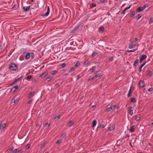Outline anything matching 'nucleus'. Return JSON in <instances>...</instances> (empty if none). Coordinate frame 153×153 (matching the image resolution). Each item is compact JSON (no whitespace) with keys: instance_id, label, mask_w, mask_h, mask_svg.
Here are the masks:
<instances>
[{"instance_id":"nucleus-16","label":"nucleus","mask_w":153,"mask_h":153,"mask_svg":"<svg viewBox=\"0 0 153 153\" xmlns=\"http://www.w3.org/2000/svg\"><path fill=\"white\" fill-rule=\"evenodd\" d=\"M48 74V72L47 71L43 73H42L41 75H40V76H45Z\"/></svg>"},{"instance_id":"nucleus-41","label":"nucleus","mask_w":153,"mask_h":153,"mask_svg":"<svg viewBox=\"0 0 153 153\" xmlns=\"http://www.w3.org/2000/svg\"><path fill=\"white\" fill-rule=\"evenodd\" d=\"M45 142H44L43 144L42 145V146H41V147H40V148L41 149H42V148H44L45 147Z\"/></svg>"},{"instance_id":"nucleus-4","label":"nucleus","mask_w":153,"mask_h":153,"mask_svg":"<svg viewBox=\"0 0 153 153\" xmlns=\"http://www.w3.org/2000/svg\"><path fill=\"white\" fill-rule=\"evenodd\" d=\"M138 85L139 87L140 88H143L145 86V84L144 82L142 80L139 81Z\"/></svg>"},{"instance_id":"nucleus-11","label":"nucleus","mask_w":153,"mask_h":153,"mask_svg":"<svg viewBox=\"0 0 153 153\" xmlns=\"http://www.w3.org/2000/svg\"><path fill=\"white\" fill-rule=\"evenodd\" d=\"M73 123V121L71 120L68 123L67 125V126L69 127H70L72 126Z\"/></svg>"},{"instance_id":"nucleus-2","label":"nucleus","mask_w":153,"mask_h":153,"mask_svg":"<svg viewBox=\"0 0 153 153\" xmlns=\"http://www.w3.org/2000/svg\"><path fill=\"white\" fill-rule=\"evenodd\" d=\"M20 79H21V77H20L17 79H15V80L13 82L12 84H10L9 86H13V85H14L16 84L18 82H19V81Z\"/></svg>"},{"instance_id":"nucleus-24","label":"nucleus","mask_w":153,"mask_h":153,"mask_svg":"<svg viewBox=\"0 0 153 153\" xmlns=\"http://www.w3.org/2000/svg\"><path fill=\"white\" fill-rule=\"evenodd\" d=\"M130 102L135 103L136 102V100L134 98H131Z\"/></svg>"},{"instance_id":"nucleus-3","label":"nucleus","mask_w":153,"mask_h":153,"mask_svg":"<svg viewBox=\"0 0 153 153\" xmlns=\"http://www.w3.org/2000/svg\"><path fill=\"white\" fill-rule=\"evenodd\" d=\"M24 54L25 55V57L26 59H27L30 57V54L29 52H25L24 53Z\"/></svg>"},{"instance_id":"nucleus-13","label":"nucleus","mask_w":153,"mask_h":153,"mask_svg":"<svg viewBox=\"0 0 153 153\" xmlns=\"http://www.w3.org/2000/svg\"><path fill=\"white\" fill-rule=\"evenodd\" d=\"M6 126L5 124H1L0 125V129L3 130Z\"/></svg>"},{"instance_id":"nucleus-50","label":"nucleus","mask_w":153,"mask_h":153,"mask_svg":"<svg viewBox=\"0 0 153 153\" xmlns=\"http://www.w3.org/2000/svg\"><path fill=\"white\" fill-rule=\"evenodd\" d=\"M105 127V125L104 124H101L100 126V128H104Z\"/></svg>"},{"instance_id":"nucleus-47","label":"nucleus","mask_w":153,"mask_h":153,"mask_svg":"<svg viewBox=\"0 0 153 153\" xmlns=\"http://www.w3.org/2000/svg\"><path fill=\"white\" fill-rule=\"evenodd\" d=\"M61 140H59L58 141H57L56 143V144H58L61 143Z\"/></svg>"},{"instance_id":"nucleus-38","label":"nucleus","mask_w":153,"mask_h":153,"mask_svg":"<svg viewBox=\"0 0 153 153\" xmlns=\"http://www.w3.org/2000/svg\"><path fill=\"white\" fill-rule=\"evenodd\" d=\"M153 22V17H151L150 19V21L149 22V24L152 23Z\"/></svg>"},{"instance_id":"nucleus-27","label":"nucleus","mask_w":153,"mask_h":153,"mask_svg":"<svg viewBox=\"0 0 153 153\" xmlns=\"http://www.w3.org/2000/svg\"><path fill=\"white\" fill-rule=\"evenodd\" d=\"M114 129V127L112 126L108 128V130L109 131H111Z\"/></svg>"},{"instance_id":"nucleus-31","label":"nucleus","mask_w":153,"mask_h":153,"mask_svg":"<svg viewBox=\"0 0 153 153\" xmlns=\"http://www.w3.org/2000/svg\"><path fill=\"white\" fill-rule=\"evenodd\" d=\"M31 58L32 59H33L35 57V55L33 53H31Z\"/></svg>"},{"instance_id":"nucleus-45","label":"nucleus","mask_w":153,"mask_h":153,"mask_svg":"<svg viewBox=\"0 0 153 153\" xmlns=\"http://www.w3.org/2000/svg\"><path fill=\"white\" fill-rule=\"evenodd\" d=\"M75 69V68L73 67L72 68H71L70 69V71L71 72H72L73 70H74Z\"/></svg>"},{"instance_id":"nucleus-52","label":"nucleus","mask_w":153,"mask_h":153,"mask_svg":"<svg viewBox=\"0 0 153 153\" xmlns=\"http://www.w3.org/2000/svg\"><path fill=\"white\" fill-rule=\"evenodd\" d=\"M91 5L92 7H95L96 6V5L95 3H93L91 4Z\"/></svg>"},{"instance_id":"nucleus-44","label":"nucleus","mask_w":153,"mask_h":153,"mask_svg":"<svg viewBox=\"0 0 153 153\" xmlns=\"http://www.w3.org/2000/svg\"><path fill=\"white\" fill-rule=\"evenodd\" d=\"M66 65V63H63L61 64V66L62 67V68H63Z\"/></svg>"},{"instance_id":"nucleus-1","label":"nucleus","mask_w":153,"mask_h":153,"mask_svg":"<svg viewBox=\"0 0 153 153\" xmlns=\"http://www.w3.org/2000/svg\"><path fill=\"white\" fill-rule=\"evenodd\" d=\"M9 68L10 70L12 71H15L17 69V66L14 63H11L9 66Z\"/></svg>"},{"instance_id":"nucleus-18","label":"nucleus","mask_w":153,"mask_h":153,"mask_svg":"<svg viewBox=\"0 0 153 153\" xmlns=\"http://www.w3.org/2000/svg\"><path fill=\"white\" fill-rule=\"evenodd\" d=\"M138 62V59H137L135 60L133 65L134 67H136L137 65Z\"/></svg>"},{"instance_id":"nucleus-20","label":"nucleus","mask_w":153,"mask_h":153,"mask_svg":"<svg viewBox=\"0 0 153 153\" xmlns=\"http://www.w3.org/2000/svg\"><path fill=\"white\" fill-rule=\"evenodd\" d=\"M134 127L135 126H132L130 129V131L131 132H133L134 131Z\"/></svg>"},{"instance_id":"nucleus-14","label":"nucleus","mask_w":153,"mask_h":153,"mask_svg":"<svg viewBox=\"0 0 153 153\" xmlns=\"http://www.w3.org/2000/svg\"><path fill=\"white\" fill-rule=\"evenodd\" d=\"M34 93H35L34 92H32L30 93V94H29V98H30L31 97H33L34 95Z\"/></svg>"},{"instance_id":"nucleus-28","label":"nucleus","mask_w":153,"mask_h":153,"mask_svg":"<svg viewBox=\"0 0 153 153\" xmlns=\"http://www.w3.org/2000/svg\"><path fill=\"white\" fill-rule=\"evenodd\" d=\"M96 68V67L94 66L91 69V70L92 71V72H94L95 71Z\"/></svg>"},{"instance_id":"nucleus-40","label":"nucleus","mask_w":153,"mask_h":153,"mask_svg":"<svg viewBox=\"0 0 153 153\" xmlns=\"http://www.w3.org/2000/svg\"><path fill=\"white\" fill-rule=\"evenodd\" d=\"M89 63V61L88 60H86L84 62V64L85 65H87Z\"/></svg>"},{"instance_id":"nucleus-48","label":"nucleus","mask_w":153,"mask_h":153,"mask_svg":"<svg viewBox=\"0 0 153 153\" xmlns=\"http://www.w3.org/2000/svg\"><path fill=\"white\" fill-rule=\"evenodd\" d=\"M60 115H57V116H56L54 118H55V119H58V118H60Z\"/></svg>"},{"instance_id":"nucleus-64","label":"nucleus","mask_w":153,"mask_h":153,"mask_svg":"<svg viewBox=\"0 0 153 153\" xmlns=\"http://www.w3.org/2000/svg\"><path fill=\"white\" fill-rule=\"evenodd\" d=\"M146 63H145L142 64L140 66L141 67H142L145 65Z\"/></svg>"},{"instance_id":"nucleus-30","label":"nucleus","mask_w":153,"mask_h":153,"mask_svg":"<svg viewBox=\"0 0 153 153\" xmlns=\"http://www.w3.org/2000/svg\"><path fill=\"white\" fill-rule=\"evenodd\" d=\"M30 144H28L25 147V149H28L30 148Z\"/></svg>"},{"instance_id":"nucleus-7","label":"nucleus","mask_w":153,"mask_h":153,"mask_svg":"<svg viewBox=\"0 0 153 153\" xmlns=\"http://www.w3.org/2000/svg\"><path fill=\"white\" fill-rule=\"evenodd\" d=\"M144 10L142 7L140 6L137 8L136 10L137 13H139L140 12L143 11Z\"/></svg>"},{"instance_id":"nucleus-29","label":"nucleus","mask_w":153,"mask_h":153,"mask_svg":"<svg viewBox=\"0 0 153 153\" xmlns=\"http://www.w3.org/2000/svg\"><path fill=\"white\" fill-rule=\"evenodd\" d=\"M140 118L139 117L136 116L135 118V120L136 121H138L140 120Z\"/></svg>"},{"instance_id":"nucleus-10","label":"nucleus","mask_w":153,"mask_h":153,"mask_svg":"<svg viewBox=\"0 0 153 153\" xmlns=\"http://www.w3.org/2000/svg\"><path fill=\"white\" fill-rule=\"evenodd\" d=\"M19 87L17 85L15 86L11 89V91L13 90V92H14L16 91V90Z\"/></svg>"},{"instance_id":"nucleus-9","label":"nucleus","mask_w":153,"mask_h":153,"mask_svg":"<svg viewBox=\"0 0 153 153\" xmlns=\"http://www.w3.org/2000/svg\"><path fill=\"white\" fill-rule=\"evenodd\" d=\"M131 5H130L128 7H127L125 8L122 11V13L123 14H125V11L126 10H127V9L130 8L131 7Z\"/></svg>"},{"instance_id":"nucleus-39","label":"nucleus","mask_w":153,"mask_h":153,"mask_svg":"<svg viewBox=\"0 0 153 153\" xmlns=\"http://www.w3.org/2000/svg\"><path fill=\"white\" fill-rule=\"evenodd\" d=\"M147 74L150 76L152 75V72L150 70H148L147 71Z\"/></svg>"},{"instance_id":"nucleus-15","label":"nucleus","mask_w":153,"mask_h":153,"mask_svg":"<svg viewBox=\"0 0 153 153\" xmlns=\"http://www.w3.org/2000/svg\"><path fill=\"white\" fill-rule=\"evenodd\" d=\"M102 75V72H98L94 76H101Z\"/></svg>"},{"instance_id":"nucleus-5","label":"nucleus","mask_w":153,"mask_h":153,"mask_svg":"<svg viewBox=\"0 0 153 153\" xmlns=\"http://www.w3.org/2000/svg\"><path fill=\"white\" fill-rule=\"evenodd\" d=\"M134 107L132 106H130L129 108V113L131 115H132L133 113Z\"/></svg>"},{"instance_id":"nucleus-17","label":"nucleus","mask_w":153,"mask_h":153,"mask_svg":"<svg viewBox=\"0 0 153 153\" xmlns=\"http://www.w3.org/2000/svg\"><path fill=\"white\" fill-rule=\"evenodd\" d=\"M97 121L96 120H93L92 122V127H93L95 126L96 124Z\"/></svg>"},{"instance_id":"nucleus-51","label":"nucleus","mask_w":153,"mask_h":153,"mask_svg":"<svg viewBox=\"0 0 153 153\" xmlns=\"http://www.w3.org/2000/svg\"><path fill=\"white\" fill-rule=\"evenodd\" d=\"M153 89L152 88H151L148 89V91L149 92H151L153 91Z\"/></svg>"},{"instance_id":"nucleus-54","label":"nucleus","mask_w":153,"mask_h":153,"mask_svg":"<svg viewBox=\"0 0 153 153\" xmlns=\"http://www.w3.org/2000/svg\"><path fill=\"white\" fill-rule=\"evenodd\" d=\"M17 149H15L13 151L12 153H17Z\"/></svg>"},{"instance_id":"nucleus-21","label":"nucleus","mask_w":153,"mask_h":153,"mask_svg":"<svg viewBox=\"0 0 153 153\" xmlns=\"http://www.w3.org/2000/svg\"><path fill=\"white\" fill-rule=\"evenodd\" d=\"M147 57V56L146 55H143L140 57V58L143 60L146 59Z\"/></svg>"},{"instance_id":"nucleus-22","label":"nucleus","mask_w":153,"mask_h":153,"mask_svg":"<svg viewBox=\"0 0 153 153\" xmlns=\"http://www.w3.org/2000/svg\"><path fill=\"white\" fill-rule=\"evenodd\" d=\"M104 29V28L103 26H102L100 27L99 30V31L100 32L102 33Z\"/></svg>"},{"instance_id":"nucleus-58","label":"nucleus","mask_w":153,"mask_h":153,"mask_svg":"<svg viewBox=\"0 0 153 153\" xmlns=\"http://www.w3.org/2000/svg\"><path fill=\"white\" fill-rule=\"evenodd\" d=\"M93 79V78L92 77H91V78H90L89 79H88L87 81H88H88L91 80H92Z\"/></svg>"},{"instance_id":"nucleus-42","label":"nucleus","mask_w":153,"mask_h":153,"mask_svg":"<svg viewBox=\"0 0 153 153\" xmlns=\"http://www.w3.org/2000/svg\"><path fill=\"white\" fill-rule=\"evenodd\" d=\"M133 89H134V88L132 87H131L130 88V90H129V91H128V92H130V93H131L132 92L131 91H133Z\"/></svg>"},{"instance_id":"nucleus-63","label":"nucleus","mask_w":153,"mask_h":153,"mask_svg":"<svg viewBox=\"0 0 153 153\" xmlns=\"http://www.w3.org/2000/svg\"><path fill=\"white\" fill-rule=\"evenodd\" d=\"M78 26H77V27H76L73 30V31H75L76 29H77L78 28Z\"/></svg>"},{"instance_id":"nucleus-43","label":"nucleus","mask_w":153,"mask_h":153,"mask_svg":"<svg viewBox=\"0 0 153 153\" xmlns=\"http://www.w3.org/2000/svg\"><path fill=\"white\" fill-rule=\"evenodd\" d=\"M100 2L101 3H104L107 2V0H100Z\"/></svg>"},{"instance_id":"nucleus-6","label":"nucleus","mask_w":153,"mask_h":153,"mask_svg":"<svg viewBox=\"0 0 153 153\" xmlns=\"http://www.w3.org/2000/svg\"><path fill=\"white\" fill-rule=\"evenodd\" d=\"M30 8V6H29L27 7H23V10L24 12L27 11H28Z\"/></svg>"},{"instance_id":"nucleus-37","label":"nucleus","mask_w":153,"mask_h":153,"mask_svg":"<svg viewBox=\"0 0 153 153\" xmlns=\"http://www.w3.org/2000/svg\"><path fill=\"white\" fill-rule=\"evenodd\" d=\"M141 17V15L140 14H138L136 18H137V20L139 19H140Z\"/></svg>"},{"instance_id":"nucleus-25","label":"nucleus","mask_w":153,"mask_h":153,"mask_svg":"<svg viewBox=\"0 0 153 153\" xmlns=\"http://www.w3.org/2000/svg\"><path fill=\"white\" fill-rule=\"evenodd\" d=\"M49 12H47L44 14H42V16L43 17L47 16L49 14Z\"/></svg>"},{"instance_id":"nucleus-53","label":"nucleus","mask_w":153,"mask_h":153,"mask_svg":"<svg viewBox=\"0 0 153 153\" xmlns=\"http://www.w3.org/2000/svg\"><path fill=\"white\" fill-rule=\"evenodd\" d=\"M113 58L112 57H110L109 59V61H111L113 60Z\"/></svg>"},{"instance_id":"nucleus-12","label":"nucleus","mask_w":153,"mask_h":153,"mask_svg":"<svg viewBox=\"0 0 153 153\" xmlns=\"http://www.w3.org/2000/svg\"><path fill=\"white\" fill-rule=\"evenodd\" d=\"M58 73V71H53L51 72V74L52 75H54L55 74H57Z\"/></svg>"},{"instance_id":"nucleus-35","label":"nucleus","mask_w":153,"mask_h":153,"mask_svg":"<svg viewBox=\"0 0 153 153\" xmlns=\"http://www.w3.org/2000/svg\"><path fill=\"white\" fill-rule=\"evenodd\" d=\"M97 54V53L96 52H94L92 55V57H95Z\"/></svg>"},{"instance_id":"nucleus-26","label":"nucleus","mask_w":153,"mask_h":153,"mask_svg":"<svg viewBox=\"0 0 153 153\" xmlns=\"http://www.w3.org/2000/svg\"><path fill=\"white\" fill-rule=\"evenodd\" d=\"M149 7V5L147 4H145L143 7H142V8H143V9L144 10L146 8L148 7Z\"/></svg>"},{"instance_id":"nucleus-61","label":"nucleus","mask_w":153,"mask_h":153,"mask_svg":"<svg viewBox=\"0 0 153 153\" xmlns=\"http://www.w3.org/2000/svg\"><path fill=\"white\" fill-rule=\"evenodd\" d=\"M16 6V5H14L13 7L11 8V9H16L15 7Z\"/></svg>"},{"instance_id":"nucleus-33","label":"nucleus","mask_w":153,"mask_h":153,"mask_svg":"<svg viewBox=\"0 0 153 153\" xmlns=\"http://www.w3.org/2000/svg\"><path fill=\"white\" fill-rule=\"evenodd\" d=\"M16 101H17V99L15 100L14 99H12L11 100V103H13L14 104L16 102Z\"/></svg>"},{"instance_id":"nucleus-60","label":"nucleus","mask_w":153,"mask_h":153,"mask_svg":"<svg viewBox=\"0 0 153 153\" xmlns=\"http://www.w3.org/2000/svg\"><path fill=\"white\" fill-rule=\"evenodd\" d=\"M22 149H20L19 151L17 153H22Z\"/></svg>"},{"instance_id":"nucleus-32","label":"nucleus","mask_w":153,"mask_h":153,"mask_svg":"<svg viewBox=\"0 0 153 153\" xmlns=\"http://www.w3.org/2000/svg\"><path fill=\"white\" fill-rule=\"evenodd\" d=\"M80 65V63L78 61H77L75 64L74 66L76 68L78 66Z\"/></svg>"},{"instance_id":"nucleus-46","label":"nucleus","mask_w":153,"mask_h":153,"mask_svg":"<svg viewBox=\"0 0 153 153\" xmlns=\"http://www.w3.org/2000/svg\"><path fill=\"white\" fill-rule=\"evenodd\" d=\"M33 101V100H32V99L31 100H29V101H28V102L27 103V104H30V103H31Z\"/></svg>"},{"instance_id":"nucleus-19","label":"nucleus","mask_w":153,"mask_h":153,"mask_svg":"<svg viewBox=\"0 0 153 153\" xmlns=\"http://www.w3.org/2000/svg\"><path fill=\"white\" fill-rule=\"evenodd\" d=\"M134 45H133V42H131V43L129 45L128 48L129 49H131L134 47Z\"/></svg>"},{"instance_id":"nucleus-8","label":"nucleus","mask_w":153,"mask_h":153,"mask_svg":"<svg viewBox=\"0 0 153 153\" xmlns=\"http://www.w3.org/2000/svg\"><path fill=\"white\" fill-rule=\"evenodd\" d=\"M113 108L112 105H111L109 107H108L106 108V111H110L112 110Z\"/></svg>"},{"instance_id":"nucleus-23","label":"nucleus","mask_w":153,"mask_h":153,"mask_svg":"<svg viewBox=\"0 0 153 153\" xmlns=\"http://www.w3.org/2000/svg\"><path fill=\"white\" fill-rule=\"evenodd\" d=\"M135 13V12L134 11H133L129 15L130 18L132 17L134 15Z\"/></svg>"},{"instance_id":"nucleus-49","label":"nucleus","mask_w":153,"mask_h":153,"mask_svg":"<svg viewBox=\"0 0 153 153\" xmlns=\"http://www.w3.org/2000/svg\"><path fill=\"white\" fill-rule=\"evenodd\" d=\"M14 147L13 146H11L9 149V151H11L13 150Z\"/></svg>"},{"instance_id":"nucleus-62","label":"nucleus","mask_w":153,"mask_h":153,"mask_svg":"<svg viewBox=\"0 0 153 153\" xmlns=\"http://www.w3.org/2000/svg\"><path fill=\"white\" fill-rule=\"evenodd\" d=\"M59 86V85L58 84H56L55 85V87L56 88H58Z\"/></svg>"},{"instance_id":"nucleus-59","label":"nucleus","mask_w":153,"mask_h":153,"mask_svg":"<svg viewBox=\"0 0 153 153\" xmlns=\"http://www.w3.org/2000/svg\"><path fill=\"white\" fill-rule=\"evenodd\" d=\"M41 124H38L36 126V127H39V128H40V127L41 126Z\"/></svg>"},{"instance_id":"nucleus-56","label":"nucleus","mask_w":153,"mask_h":153,"mask_svg":"<svg viewBox=\"0 0 153 153\" xmlns=\"http://www.w3.org/2000/svg\"><path fill=\"white\" fill-rule=\"evenodd\" d=\"M50 125V123H47L45 124V126H48V127Z\"/></svg>"},{"instance_id":"nucleus-57","label":"nucleus","mask_w":153,"mask_h":153,"mask_svg":"<svg viewBox=\"0 0 153 153\" xmlns=\"http://www.w3.org/2000/svg\"><path fill=\"white\" fill-rule=\"evenodd\" d=\"M112 107L113 108V109H114L115 108H118V106H114L113 105H112Z\"/></svg>"},{"instance_id":"nucleus-55","label":"nucleus","mask_w":153,"mask_h":153,"mask_svg":"<svg viewBox=\"0 0 153 153\" xmlns=\"http://www.w3.org/2000/svg\"><path fill=\"white\" fill-rule=\"evenodd\" d=\"M142 68V67H141L140 66L139 68V69H138V71L139 72H141Z\"/></svg>"},{"instance_id":"nucleus-34","label":"nucleus","mask_w":153,"mask_h":153,"mask_svg":"<svg viewBox=\"0 0 153 153\" xmlns=\"http://www.w3.org/2000/svg\"><path fill=\"white\" fill-rule=\"evenodd\" d=\"M136 49H134L133 50H128V51L127 52H128V53H129V52H135V51H136Z\"/></svg>"},{"instance_id":"nucleus-36","label":"nucleus","mask_w":153,"mask_h":153,"mask_svg":"<svg viewBox=\"0 0 153 153\" xmlns=\"http://www.w3.org/2000/svg\"><path fill=\"white\" fill-rule=\"evenodd\" d=\"M51 79L52 77H47L45 80H47L48 82H49Z\"/></svg>"}]
</instances>
